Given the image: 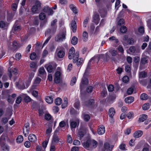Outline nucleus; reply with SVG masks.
<instances>
[{"mask_svg": "<svg viewBox=\"0 0 151 151\" xmlns=\"http://www.w3.org/2000/svg\"><path fill=\"white\" fill-rule=\"evenodd\" d=\"M83 147L88 150H92L95 148L97 146L98 142L94 139H89L83 143Z\"/></svg>", "mask_w": 151, "mask_h": 151, "instance_id": "1", "label": "nucleus"}, {"mask_svg": "<svg viewBox=\"0 0 151 151\" xmlns=\"http://www.w3.org/2000/svg\"><path fill=\"white\" fill-rule=\"evenodd\" d=\"M66 31L64 30L60 32L55 37V40L58 42H61L65 40L66 38Z\"/></svg>", "mask_w": 151, "mask_h": 151, "instance_id": "2", "label": "nucleus"}, {"mask_svg": "<svg viewBox=\"0 0 151 151\" xmlns=\"http://www.w3.org/2000/svg\"><path fill=\"white\" fill-rule=\"evenodd\" d=\"M75 50L73 47H71L70 50L69 52L68 58L70 59H71L72 58H77L79 57V52L78 51H77L75 54Z\"/></svg>", "mask_w": 151, "mask_h": 151, "instance_id": "3", "label": "nucleus"}, {"mask_svg": "<svg viewBox=\"0 0 151 151\" xmlns=\"http://www.w3.org/2000/svg\"><path fill=\"white\" fill-rule=\"evenodd\" d=\"M41 9V3L40 1H37L35 2V5L32 6L31 10L32 12L37 13L39 12Z\"/></svg>", "mask_w": 151, "mask_h": 151, "instance_id": "4", "label": "nucleus"}, {"mask_svg": "<svg viewBox=\"0 0 151 151\" xmlns=\"http://www.w3.org/2000/svg\"><path fill=\"white\" fill-rule=\"evenodd\" d=\"M104 54H101L94 56L91 59H92L91 61L92 63L93 64L97 63L100 58L104 57Z\"/></svg>", "mask_w": 151, "mask_h": 151, "instance_id": "5", "label": "nucleus"}, {"mask_svg": "<svg viewBox=\"0 0 151 151\" xmlns=\"http://www.w3.org/2000/svg\"><path fill=\"white\" fill-rule=\"evenodd\" d=\"M113 145H110L109 143L106 142L104 145V148L102 150V151H111L114 147Z\"/></svg>", "mask_w": 151, "mask_h": 151, "instance_id": "6", "label": "nucleus"}, {"mask_svg": "<svg viewBox=\"0 0 151 151\" xmlns=\"http://www.w3.org/2000/svg\"><path fill=\"white\" fill-rule=\"evenodd\" d=\"M129 50L131 52L136 54L140 52V50L137 47H135L134 46H132L129 49Z\"/></svg>", "mask_w": 151, "mask_h": 151, "instance_id": "7", "label": "nucleus"}, {"mask_svg": "<svg viewBox=\"0 0 151 151\" xmlns=\"http://www.w3.org/2000/svg\"><path fill=\"white\" fill-rule=\"evenodd\" d=\"M87 74H86L85 76H83V77L82 79L81 83L80 85V88L81 91L83 89L84 85L85 84H86L88 83V79L86 78H85Z\"/></svg>", "mask_w": 151, "mask_h": 151, "instance_id": "8", "label": "nucleus"}, {"mask_svg": "<svg viewBox=\"0 0 151 151\" xmlns=\"http://www.w3.org/2000/svg\"><path fill=\"white\" fill-rule=\"evenodd\" d=\"M86 133L85 130L82 128H81L78 132V136L80 139L83 137Z\"/></svg>", "mask_w": 151, "mask_h": 151, "instance_id": "9", "label": "nucleus"}, {"mask_svg": "<svg viewBox=\"0 0 151 151\" xmlns=\"http://www.w3.org/2000/svg\"><path fill=\"white\" fill-rule=\"evenodd\" d=\"M105 128L104 126L101 125L100 126L98 129L97 132L99 134L101 135L105 132Z\"/></svg>", "mask_w": 151, "mask_h": 151, "instance_id": "10", "label": "nucleus"}, {"mask_svg": "<svg viewBox=\"0 0 151 151\" xmlns=\"http://www.w3.org/2000/svg\"><path fill=\"white\" fill-rule=\"evenodd\" d=\"M70 27L71 29L73 32H76L77 29V25L75 21H73L71 22L70 23Z\"/></svg>", "mask_w": 151, "mask_h": 151, "instance_id": "11", "label": "nucleus"}, {"mask_svg": "<svg viewBox=\"0 0 151 151\" xmlns=\"http://www.w3.org/2000/svg\"><path fill=\"white\" fill-rule=\"evenodd\" d=\"M93 22L95 23L96 25L98 24L100 21V18L99 15L97 14H94L93 17Z\"/></svg>", "mask_w": 151, "mask_h": 151, "instance_id": "12", "label": "nucleus"}, {"mask_svg": "<svg viewBox=\"0 0 151 151\" xmlns=\"http://www.w3.org/2000/svg\"><path fill=\"white\" fill-rule=\"evenodd\" d=\"M73 58V62L74 63H77V65L79 66H80L82 63L83 61V59L82 58Z\"/></svg>", "mask_w": 151, "mask_h": 151, "instance_id": "13", "label": "nucleus"}, {"mask_svg": "<svg viewBox=\"0 0 151 151\" xmlns=\"http://www.w3.org/2000/svg\"><path fill=\"white\" fill-rule=\"evenodd\" d=\"M28 139L31 142H34L37 141V138L35 134H31L29 135Z\"/></svg>", "mask_w": 151, "mask_h": 151, "instance_id": "14", "label": "nucleus"}, {"mask_svg": "<svg viewBox=\"0 0 151 151\" xmlns=\"http://www.w3.org/2000/svg\"><path fill=\"white\" fill-rule=\"evenodd\" d=\"M92 60V59H90L88 63L85 71L84 74V76H85L86 74H87L88 73V70L91 69V66L92 64H93L92 63V62H91Z\"/></svg>", "mask_w": 151, "mask_h": 151, "instance_id": "15", "label": "nucleus"}, {"mask_svg": "<svg viewBox=\"0 0 151 151\" xmlns=\"http://www.w3.org/2000/svg\"><path fill=\"white\" fill-rule=\"evenodd\" d=\"M148 57L147 56L143 55L141 59L140 63L141 64H145L147 63Z\"/></svg>", "mask_w": 151, "mask_h": 151, "instance_id": "16", "label": "nucleus"}, {"mask_svg": "<svg viewBox=\"0 0 151 151\" xmlns=\"http://www.w3.org/2000/svg\"><path fill=\"white\" fill-rule=\"evenodd\" d=\"M60 140V139L58 136L55 134H54L52 139V143L55 144L58 143Z\"/></svg>", "mask_w": 151, "mask_h": 151, "instance_id": "17", "label": "nucleus"}, {"mask_svg": "<svg viewBox=\"0 0 151 151\" xmlns=\"http://www.w3.org/2000/svg\"><path fill=\"white\" fill-rule=\"evenodd\" d=\"M143 132L141 130H138L136 131L134 134V137L136 138L140 137L142 135Z\"/></svg>", "mask_w": 151, "mask_h": 151, "instance_id": "18", "label": "nucleus"}, {"mask_svg": "<svg viewBox=\"0 0 151 151\" xmlns=\"http://www.w3.org/2000/svg\"><path fill=\"white\" fill-rule=\"evenodd\" d=\"M134 98L133 97L130 96L124 99L125 102L127 104H131L133 102Z\"/></svg>", "mask_w": 151, "mask_h": 151, "instance_id": "19", "label": "nucleus"}, {"mask_svg": "<svg viewBox=\"0 0 151 151\" xmlns=\"http://www.w3.org/2000/svg\"><path fill=\"white\" fill-rule=\"evenodd\" d=\"M8 24L6 22L3 21L0 22V27L6 29L8 27Z\"/></svg>", "mask_w": 151, "mask_h": 151, "instance_id": "20", "label": "nucleus"}, {"mask_svg": "<svg viewBox=\"0 0 151 151\" xmlns=\"http://www.w3.org/2000/svg\"><path fill=\"white\" fill-rule=\"evenodd\" d=\"M115 110L113 108H110L108 112L109 115L110 117L112 118L115 114Z\"/></svg>", "mask_w": 151, "mask_h": 151, "instance_id": "21", "label": "nucleus"}, {"mask_svg": "<svg viewBox=\"0 0 151 151\" xmlns=\"http://www.w3.org/2000/svg\"><path fill=\"white\" fill-rule=\"evenodd\" d=\"M1 148L3 150H9V147L8 145L5 144V143H0Z\"/></svg>", "mask_w": 151, "mask_h": 151, "instance_id": "22", "label": "nucleus"}, {"mask_svg": "<svg viewBox=\"0 0 151 151\" xmlns=\"http://www.w3.org/2000/svg\"><path fill=\"white\" fill-rule=\"evenodd\" d=\"M69 7L74 13L76 14L78 13L77 8L73 4H70L69 6Z\"/></svg>", "mask_w": 151, "mask_h": 151, "instance_id": "23", "label": "nucleus"}, {"mask_svg": "<svg viewBox=\"0 0 151 151\" xmlns=\"http://www.w3.org/2000/svg\"><path fill=\"white\" fill-rule=\"evenodd\" d=\"M65 53L62 50L59 51L57 53L58 57L60 58H63L65 55Z\"/></svg>", "mask_w": 151, "mask_h": 151, "instance_id": "24", "label": "nucleus"}, {"mask_svg": "<svg viewBox=\"0 0 151 151\" xmlns=\"http://www.w3.org/2000/svg\"><path fill=\"white\" fill-rule=\"evenodd\" d=\"M109 52L112 57H115L116 56L117 54V51L112 49L109 50Z\"/></svg>", "mask_w": 151, "mask_h": 151, "instance_id": "25", "label": "nucleus"}, {"mask_svg": "<svg viewBox=\"0 0 151 151\" xmlns=\"http://www.w3.org/2000/svg\"><path fill=\"white\" fill-rule=\"evenodd\" d=\"M78 39L76 36L73 37L71 40V44L74 45H76L78 43Z\"/></svg>", "mask_w": 151, "mask_h": 151, "instance_id": "26", "label": "nucleus"}, {"mask_svg": "<svg viewBox=\"0 0 151 151\" xmlns=\"http://www.w3.org/2000/svg\"><path fill=\"white\" fill-rule=\"evenodd\" d=\"M7 136L5 134H2L0 138V143H5Z\"/></svg>", "mask_w": 151, "mask_h": 151, "instance_id": "27", "label": "nucleus"}, {"mask_svg": "<svg viewBox=\"0 0 151 151\" xmlns=\"http://www.w3.org/2000/svg\"><path fill=\"white\" fill-rule=\"evenodd\" d=\"M70 127L71 129H73L75 128L77 125V123L75 121H70Z\"/></svg>", "mask_w": 151, "mask_h": 151, "instance_id": "28", "label": "nucleus"}, {"mask_svg": "<svg viewBox=\"0 0 151 151\" xmlns=\"http://www.w3.org/2000/svg\"><path fill=\"white\" fill-rule=\"evenodd\" d=\"M88 37V34L86 31H84L83 33V40L84 42L87 41Z\"/></svg>", "mask_w": 151, "mask_h": 151, "instance_id": "29", "label": "nucleus"}, {"mask_svg": "<svg viewBox=\"0 0 151 151\" xmlns=\"http://www.w3.org/2000/svg\"><path fill=\"white\" fill-rule=\"evenodd\" d=\"M45 99L46 101L49 104L52 103L53 101L52 98L49 96H46L45 98Z\"/></svg>", "mask_w": 151, "mask_h": 151, "instance_id": "30", "label": "nucleus"}, {"mask_svg": "<svg viewBox=\"0 0 151 151\" xmlns=\"http://www.w3.org/2000/svg\"><path fill=\"white\" fill-rule=\"evenodd\" d=\"M45 67L46 68L47 71L49 73H51L53 71V68L51 65H45Z\"/></svg>", "mask_w": 151, "mask_h": 151, "instance_id": "31", "label": "nucleus"}, {"mask_svg": "<svg viewBox=\"0 0 151 151\" xmlns=\"http://www.w3.org/2000/svg\"><path fill=\"white\" fill-rule=\"evenodd\" d=\"M147 118V116L146 115L143 114L141 117L139 118L138 121L139 122H143Z\"/></svg>", "mask_w": 151, "mask_h": 151, "instance_id": "32", "label": "nucleus"}, {"mask_svg": "<svg viewBox=\"0 0 151 151\" xmlns=\"http://www.w3.org/2000/svg\"><path fill=\"white\" fill-rule=\"evenodd\" d=\"M29 128H27V129L24 128L23 129V133L24 134V136L26 137L28 136L29 133Z\"/></svg>", "mask_w": 151, "mask_h": 151, "instance_id": "33", "label": "nucleus"}, {"mask_svg": "<svg viewBox=\"0 0 151 151\" xmlns=\"http://www.w3.org/2000/svg\"><path fill=\"white\" fill-rule=\"evenodd\" d=\"M62 100L61 98L58 97L56 98L55 101V104L57 105H60L62 103Z\"/></svg>", "mask_w": 151, "mask_h": 151, "instance_id": "34", "label": "nucleus"}, {"mask_svg": "<svg viewBox=\"0 0 151 151\" xmlns=\"http://www.w3.org/2000/svg\"><path fill=\"white\" fill-rule=\"evenodd\" d=\"M150 104L148 103L144 104L142 106V109L143 110H147L150 108Z\"/></svg>", "mask_w": 151, "mask_h": 151, "instance_id": "35", "label": "nucleus"}, {"mask_svg": "<svg viewBox=\"0 0 151 151\" xmlns=\"http://www.w3.org/2000/svg\"><path fill=\"white\" fill-rule=\"evenodd\" d=\"M140 98L142 100H146L148 99V96L146 94L143 93L141 94Z\"/></svg>", "mask_w": 151, "mask_h": 151, "instance_id": "36", "label": "nucleus"}, {"mask_svg": "<svg viewBox=\"0 0 151 151\" xmlns=\"http://www.w3.org/2000/svg\"><path fill=\"white\" fill-rule=\"evenodd\" d=\"M40 74L42 75L45 74L46 73L45 70L44 68L43 67L40 68L38 70Z\"/></svg>", "mask_w": 151, "mask_h": 151, "instance_id": "37", "label": "nucleus"}, {"mask_svg": "<svg viewBox=\"0 0 151 151\" xmlns=\"http://www.w3.org/2000/svg\"><path fill=\"white\" fill-rule=\"evenodd\" d=\"M21 46L20 44L18 43L16 41H14L13 43V46L15 49H17Z\"/></svg>", "mask_w": 151, "mask_h": 151, "instance_id": "38", "label": "nucleus"}, {"mask_svg": "<svg viewBox=\"0 0 151 151\" xmlns=\"http://www.w3.org/2000/svg\"><path fill=\"white\" fill-rule=\"evenodd\" d=\"M23 140V138L22 136L19 135L18 136L17 139L16 141L17 143H21Z\"/></svg>", "mask_w": 151, "mask_h": 151, "instance_id": "39", "label": "nucleus"}, {"mask_svg": "<svg viewBox=\"0 0 151 151\" xmlns=\"http://www.w3.org/2000/svg\"><path fill=\"white\" fill-rule=\"evenodd\" d=\"M45 14L44 13H41L39 15V18L40 20H43L45 18Z\"/></svg>", "mask_w": 151, "mask_h": 151, "instance_id": "40", "label": "nucleus"}, {"mask_svg": "<svg viewBox=\"0 0 151 151\" xmlns=\"http://www.w3.org/2000/svg\"><path fill=\"white\" fill-rule=\"evenodd\" d=\"M84 119L85 121L87 122L90 119V116L88 114H83Z\"/></svg>", "mask_w": 151, "mask_h": 151, "instance_id": "41", "label": "nucleus"}, {"mask_svg": "<svg viewBox=\"0 0 151 151\" xmlns=\"http://www.w3.org/2000/svg\"><path fill=\"white\" fill-rule=\"evenodd\" d=\"M94 104V100L93 99H90L88 101V104H86V105L87 106H93Z\"/></svg>", "mask_w": 151, "mask_h": 151, "instance_id": "42", "label": "nucleus"}, {"mask_svg": "<svg viewBox=\"0 0 151 151\" xmlns=\"http://www.w3.org/2000/svg\"><path fill=\"white\" fill-rule=\"evenodd\" d=\"M134 91V88L133 87H130L127 90V93L128 95H131L133 93Z\"/></svg>", "mask_w": 151, "mask_h": 151, "instance_id": "43", "label": "nucleus"}, {"mask_svg": "<svg viewBox=\"0 0 151 151\" xmlns=\"http://www.w3.org/2000/svg\"><path fill=\"white\" fill-rule=\"evenodd\" d=\"M52 131V128L51 127H49L46 131V134L49 139L50 137V134L51 132Z\"/></svg>", "mask_w": 151, "mask_h": 151, "instance_id": "44", "label": "nucleus"}, {"mask_svg": "<svg viewBox=\"0 0 151 151\" xmlns=\"http://www.w3.org/2000/svg\"><path fill=\"white\" fill-rule=\"evenodd\" d=\"M122 80L123 82L124 83H127L129 80V77L127 76H125L123 77L122 78Z\"/></svg>", "mask_w": 151, "mask_h": 151, "instance_id": "45", "label": "nucleus"}, {"mask_svg": "<svg viewBox=\"0 0 151 151\" xmlns=\"http://www.w3.org/2000/svg\"><path fill=\"white\" fill-rule=\"evenodd\" d=\"M147 73L145 72H142L139 74V77L141 78H145L147 76Z\"/></svg>", "mask_w": 151, "mask_h": 151, "instance_id": "46", "label": "nucleus"}, {"mask_svg": "<svg viewBox=\"0 0 151 151\" xmlns=\"http://www.w3.org/2000/svg\"><path fill=\"white\" fill-rule=\"evenodd\" d=\"M76 79L75 77H73L71 79L70 83V85L71 86H73L76 82Z\"/></svg>", "mask_w": 151, "mask_h": 151, "instance_id": "47", "label": "nucleus"}, {"mask_svg": "<svg viewBox=\"0 0 151 151\" xmlns=\"http://www.w3.org/2000/svg\"><path fill=\"white\" fill-rule=\"evenodd\" d=\"M133 116L134 114L132 111L129 112L127 114V117L129 119L133 118Z\"/></svg>", "mask_w": 151, "mask_h": 151, "instance_id": "48", "label": "nucleus"}, {"mask_svg": "<svg viewBox=\"0 0 151 151\" xmlns=\"http://www.w3.org/2000/svg\"><path fill=\"white\" fill-rule=\"evenodd\" d=\"M127 30V28L125 26L122 27L120 29V32L122 33H125L126 32Z\"/></svg>", "mask_w": 151, "mask_h": 151, "instance_id": "49", "label": "nucleus"}, {"mask_svg": "<svg viewBox=\"0 0 151 151\" xmlns=\"http://www.w3.org/2000/svg\"><path fill=\"white\" fill-rule=\"evenodd\" d=\"M74 107L77 109H79L80 108V102L78 101H76L74 104Z\"/></svg>", "mask_w": 151, "mask_h": 151, "instance_id": "50", "label": "nucleus"}, {"mask_svg": "<svg viewBox=\"0 0 151 151\" xmlns=\"http://www.w3.org/2000/svg\"><path fill=\"white\" fill-rule=\"evenodd\" d=\"M34 76V73L33 72H31L29 75V78H28V81L29 82H30V81L32 80V78H33Z\"/></svg>", "mask_w": 151, "mask_h": 151, "instance_id": "51", "label": "nucleus"}, {"mask_svg": "<svg viewBox=\"0 0 151 151\" xmlns=\"http://www.w3.org/2000/svg\"><path fill=\"white\" fill-rule=\"evenodd\" d=\"M36 57V54L35 52L31 53L30 56V58L31 60H34Z\"/></svg>", "mask_w": 151, "mask_h": 151, "instance_id": "52", "label": "nucleus"}, {"mask_svg": "<svg viewBox=\"0 0 151 151\" xmlns=\"http://www.w3.org/2000/svg\"><path fill=\"white\" fill-rule=\"evenodd\" d=\"M134 42V40L132 38H129L127 40V42L129 44H133Z\"/></svg>", "mask_w": 151, "mask_h": 151, "instance_id": "53", "label": "nucleus"}, {"mask_svg": "<svg viewBox=\"0 0 151 151\" xmlns=\"http://www.w3.org/2000/svg\"><path fill=\"white\" fill-rule=\"evenodd\" d=\"M22 101V97L19 96H18L16 100V103L17 104H19Z\"/></svg>", "mask_w": 151, "mask_h": 151, "instance_id": "54", "label": "nucleus"}, {"mask_svg": "<svg viewBox=\"0 0 151 151\" xmlns=\"http://www.w3.org/2000/svg\"><path fill=\"white\" fill-rule=\"evenodd\" d=\"M24 100L26 102H29L31 101V99L28 96H26L24 98Z\"/></svg>", "mask_w": 151, "mask_h": 151, "instance_id": "55", "label": "nucleus"}, {"mask_svg": "<svg viewBox=\"0 0 151 151\" xmlns=\"http://www.w3.org/2000/svg\"><path fill=\"white\" fill-rule=\"evenodd\" d=\"M30 66L31 68H35L37 67V64L35 62H32L30 63Z\"/></svg>", "mask_w": 151, "mask_h": 151, "instance_id": "56", "label": "nucleus"}, {"mask_svg": "<svg viewBox=\"0 0 151 151\" xmlns=\"http://www.w3.org/2000/svg\"><path fill=\"white\" fill-rule=\"evenodd\" d=\"M114 86L112 85H110L108 87V90L109 92H112L114 90Z\"/></svg>", "mask_w": 151, "mask_h": 151, "instance_id": "57", "label": "nucleus"}, {"mask_svg": "<svg viewBox=\"0 0 151 151\" xmlns=\"http://www.w3.org/2000/svg\"><path fill=\"white\" fill-rule=\"evenodd\" d=\"M125 144H121L119 146V148L120 150L123 151L126 150V149L125 148Z\"/></svg>", "mask_w": 151, "mask_h": 151, "instance_id": "58", "label": "nucleus"}, {"mask_svg": "<svg viewBox=\"0 0 151 151\" xmlns=\"http://www.w3.org/2000/svg\"><path fill=\"white\" fill-rule=\"evenodd\" d=\"M45 119L47 120H49L51 119V116L49 114H46L45 116Z\"/></svg>", "mask_w": 151, "mask_h": 151, "instance_id": "59", "label": "nucleus"}, {"mask_svg": "<svg viewBox=\"0 0 151 151\" xmlns=\"http://www.w3.org/2000/svg\"><path fill=\"white\" fill-rule=\"evenodd\" d=\"M124 23V20L123 19H119L118 22V25L119 26H121L122 25H123Z\"/></svg>", "mask_w": 151, "mask_h": 151, "instance_id": "60", "label": "nucleus"}, {"mask_svg": "<svg viewBox=\"0 0 151 151\" xmlns=\"http://www.w3.org/2000/svg\"><path fill=\"white\" fill-rule=\"evenodd\" d=\"M117 49L118 50V51L121 53H123L124 49L122 46L121 45H119L117 48Z\"/></svg>", "mask_w": 151, "mask_h": 151, "instance_id": "61", "label": "nucleus"}, {"mask_svg": "<svg viewBox=\"0 0 151 151\" xmlns=\"http://www.w3.org/2000/svg\"><path fill=\"white\" fill-rule=\"evenodd\" d=\"M41 80V79L40 78L38 77L37 78L35 81L34 84H39L40 83Z\"/></svg>", "mask_w": 151, "mask_h": 151, "instance_id": "62", "label": "nucleus"}, {"mask_svg": "<svg viewBox=\"0 0 151 151\" xmlns=\"http://www.w3.org/2000/svg\"><path fill=\"white\" fill-rule=\"evenodd\" d=\"M110 59V57L109 55V54L108 52H106L105 54V57L104 58V60L107 61L109 60Z\"/></svg>", "mask_w": 151, "mask_h": 151, "instance_id": "63", "label": "nucleus"}, {"mask_svg": "<svg viewBox=\"0 0 151 151\" xmlns=\"http://www.w3.org/2000/svg\"><path fill=\"white\" fill-rule=\"evenodd\" d=\"M36 148L37 151H45V149H42L41 147L40 146H37Z\"/></svg>", "mask_w": 151, "mask_h": 151, "instance_id": "64", "label": "nucleus"}]
</instances>
